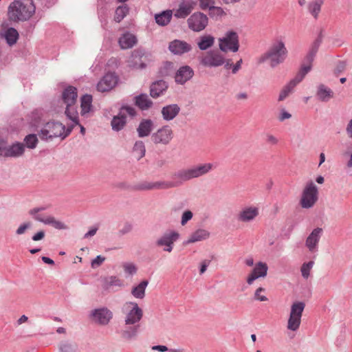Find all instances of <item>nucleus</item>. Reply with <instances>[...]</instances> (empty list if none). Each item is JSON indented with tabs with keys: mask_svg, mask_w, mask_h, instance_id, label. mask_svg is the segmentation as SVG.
<instances>
[{
	"mask_svg": "<svg viewBox=\"0 0 352 352\" xmlns=\"http://www.w3.org/2000/svg\"><path fill=\"white\" fill-rule=\"evenodd\" d=\"M196 6L193 0H186L179 5L175 11L174 16L177 19H184L188 16Z\"/></svg>",
	"mask_w": 352,
	"mask_h": 352,
	"instance_id": "nucleus-22",
	"label": "nucleus"
},
{
	"mask_svg": "<svg viewBox=\"0 0 352 352\" xmlns=\"http://www.w3.org/2000/svg\"><path fill=\"white\" fill-rule=\"evenodd\" d=\"M128 12L129 8L126 6H121L117 8L114 16L115 21L120 23L126 16Z\"/></svg>",
	"mask_w": 352,
	"mask_h": 352,
	"instance_id": "nucleus-44",
	"label": "nucleus"
},
{
	"mask_svg": "<svg viewBox=\"0 0 352 352\" xmlns=\"http://www.w3.org/2000/svg\"><path fill=\"white\" fill-rule=\"evenodd\" d=\"M76 125L72 122L66 127L60 122H48L45 124V140L59 138L62 140L70 134L74 126Z\"/></svg>",
	"mask_w": 352,
	"mask_h": 352,
	"instance_id": "nucleus-4",
	"label": "nucleus"
},
{
	"mask_svg": "<svg viewBox=\"0 0 352 352\" xmlns=\"http://www.w3.org/2000/svg\"><path fill=\"white\" fill-rule=\"evenodd\" d=\"M123 312L125 314V324H135L142 318L143 311L134 302H127L123 306Z\"/></svg>",
	"mask_w": 352,
	"mask_h": 352,
	"instance_id": "nucleus-7",
	"label": "nucleus"
},
{
	"mask_svg": "<svg viewBox=\"0 0 352 352\" xmlns=\"http://www.w3.org/2000/svg\"><path fill=\"white\" fill-rule=\"evenodd\" d=\"M287 54L285 43L282 41H275L270 49L259 59L260 63L269 61L270 65L274 67L283 63Z\"/></svg>",
	"mask_w": 352,
	"mask_h": 352,
	"instance_id": "nucleus-1",
	"label": "nucleus"
},
{
	"mask_svg": "<svg viewBox=\"0 0 352 352\" xmlns=\"http://www.w3.org/2000/svg\"><path fill=\"white\" fill-rule=\"evenodd\" d=\"M316 96L322 102H327L333 97V91L324 85H320L318 87Z\"/></svg>",
	"mask_w": 352,
	"mask_h": 352,
	"instance_id": "nucleus-31",
	"label": "nucleus"
},
{
	"mask_svg": "<svg viewBox=\"0 0 352 352\" xmlns=\"http://www.w3.org/2000/svg\"><path fill=\"white\" fill-rule=\"evenodd\" d=\"M209 263H210L209 261H204L201 263V268H200V274H204L206 271L207 267L208 266Z\"/></svg>",
	"mask_w": 352,
	"mask_h": 352,
	"instance_id": "nucleus-63",
	"label": "nucleus"
},
{
	"mask_svg": "<svg viewBox=\"0 0 352 352\" xmlns=\"http://www.w3.org/2000/svg\"><path fill=\"white\" fill-rule=\"evenodd\" d=\"M265 288L261 287L257 288L255 290L254 294V299L256 300H258V301H261V302L267 301L268 298H267V296L263 294V293H265Z\"/></svg>",
	"mask_w": 352,
	"mask_h": 352,
	"instance_id": "nucleus-48",
	"label": "nucleus"
},
{
	"mask_svg": "<svg viewBox=\"0 0 352 352\" xmlns=\"http://www.w3.org/2000/svg\"><path fill=\"white\" fill-rule=\"evenodd\" d=\"M200 62L206 67H219L225 63V60L218 51H210L201 57Z\"/></svg>",
	"mask_w": 352,
	"mask_h": 352,
	"instance_id": "nucleus-15",
	"label": "nucleus"
},
{
	"mask_svg": "<svg viewBox=\"0 0 352 352\" xmlns=\"http://www.w3.org/2000/svg\"><path fill=\"white\" fill-rule=\"evenodd\" d=\"M3 36L9 45H12L18 40L19 33L14 28H10L4 32Z\"/></svg>",
	"mask_w": 352,
	"mask_h": 352,
	"instance_id": "nucleus-37",
	"label": "nucleus"
},
{
	"mask_svg": "<svg viewBox=\"0 0 352 352\" xmlns=\"http://www.w3.org/2000/svg\"><path fill=\"white\" fill-rule=\"evenodd\" d=\"M346 132L350 138H352V119L349 122L346 127Z\"/></svg>",
	"mask_w": 352,
	"mask_h": 352,
	"instance_id": "nucleus-64",
	"label": "nucleus"
},
{
	"mask_svg": "<svg viewBox=\"0 0 352 352\" xmlns=\"http://www.w3.org/2000/svg\"><path fill=\"white\" fill-rule=\"evenodd\" d=\"M318 200V189L316 185L310 181L305 186L300 199L302 208L309 209L315 206Z\"/></svg>",
	"mask_w": 352,
	"mask_h": 352,
	"instance_id": "nucleus-5",
	"label": "nucleus"
},
{
	"mask_svg": "<svg viewBox=\"0 0 352 352\" xmlns=\"http://www.w3.org/2000/svg\"><path fill=\"white\" fill-rule=\"evenodd\" d=\"M93 320L100 324H107L112 318V313L107 308L95 309L92 311Z\"/></svg>",
	"mask_w": 352,
	"mask_h": 352,
	"instance_id": "nucleus-20",
	"label": "nucleus"
},
{
	"mask_svg": "<svg viewBox=\"0 0 352 352\" xmlns=\"http://www.w3.org/2000/svg\"><path fill=\"white\" fill-rule=\"evenodd\" d=\"M323 0H316L309 3V10L315 18L318 17V15L320 12L321 6Z\"/></svg>",
	"mask_w": 352,
	"mask_h": 352,
	"instance_id": "nucleus-43",
	"label": "nucleus"
},
{
	"mask_svg": "<svg viewBox=\"0 0 352 352\" xmlns=\"http://www.w3.org/2000/svg\"><path fill=\"white\" fill-rule=\"evenodd\" d=\"M322 233V229L317 228L314 229L307 238L305 245L311 252H315L318 250V245Z\"/></svg>",
	"mask_w": 352,
	"mask_h": 352,
	"instance_id": "nucleus-21",
	"label": "nucleus"
},
{
	"mask_svg": "<svg viewBox=\"0 0 352 352\" xmlns=\"http://www.w3.org/2000/svg\"><path fill=\"white\" fill-rule=\"evenodd\" d=\"M153 128V122L151 120L144 119L141 121L137 129L138 136L144 138L149 135Z\"/></svg>",
	"mask_w": 352,
	"mask_h": 352,
	"instance_id": "nucleus-29",
	"label": "nucleus"
},
{
	"mask_svg": "<svg viewBox=\"0 0 352 352\" xmlns=\"http://www.w3.org/2000/svg\"><path fill=\"white\" fill-rule=\"evenodd\" d=\"M188 28L194 32H201L208 23V18L200 12L193 13L187 20Z\"/></svg>",
	"mask_w": 352,
	"mask_h": 352,
	"instance_id": "nucleus-13",
	"label": "nucleus"
},
{
	"mask_svg": "<svg viewBox=\"0 0 352 352\" xmlns=\"http://www.w3.org/2000/svg\"><path fill=\"white\" fill-rule=\"evenodd\" d=\"M175 186L173 182H143L138 184L136 188L138 190H146L152 189H168Z\"/></svg>",
	"mask_w": 352,
	"mask_h": 352,
	"instance_id": "nucleus-23",
	"label": "nucleus"
},
{
	"mask_svg": "<svg viewBox=\"0 0 352 352\" xmlns=\"http://www.w3.org/2000/svg\"><path fill=\"white\" fill-rule=\"evenodd\" d=\"M213 168V165L210 163L199 164L191 167L192 173L194 178L201 177L209 173Z\"/></svg>",
	"mask_w": 352,
	"mask_h": 352,
	"instance_id": "nucleus-30",
	"label": "nucleus"
},
{
	"mask_svg": "<svg viewBox=\"0 0 352 352\" xmlns=\"http://www.w3.org/2000/svg\"><path fill=\"white\" fill-rule=\"evenodd\" d=\"M6 142L0 138V156H4L6 153Z\"/></svg>",
	"mask_w": 352,
	"mask_h": 352,
	"instance_id": "nucleus-59",
	"label": "nucleus"
},
{
	"mask_svg": "<svg viewBox=\"0 0 352 352\" xmlns=\"http://www.w3.org/2000/svg\"><path fill=\"white\" fill-rule=\"evenodd\" d=\"M139 326L130 327L129 329L122 331V337L125 339H131L137 335Z\"/></svg>",
	"mask_w": 352,
	"mask_h": 352,
	"instance_id": "nucleus-50",
	"label": "nucleus"
},
{
	"mask_svg": "<svg viewBox=\"0 0 352 352\" xmlns=\"http://www.w3.org/2000/svg\"><path fill=\"white\" fill-rule=\"evenodd\" d=\"M305 305L302 302H295L291 306L287 329L296 331L298 329L301 323V317Z\"/></svg>",
	"mask_w": 352,
	"mask_h": 352,
	"instance_id": "nucleus-6",
	"label": "nucleus"
},
{
	"mask_svg": "<svg viewBox=\"0 0 352 352\" xmlns=\"http://www.w3.org/2000/svg\"><path fill=\"white\" fill-rule=\"evenodd\" d=\"M133 151L135 153L136 157L140 160L145 155V146L142 141L136 142L133 146Z\"/></svg>",
	"mask_w": 352,
	"mask_h": 352,
	"instance_id": "nucleus-45",
	"label": "nucleus"
},
{
	"mask_svg": "<svg viewBox=\"0 0 352 352\" xmlns=\"http://www.w3.org/2000/svg\"><path fill=\"white\" fill-rule=\"evenodd\" d=\"M25 147L22 143H15L10 146H6L5 157H18L24 153Z\"/></svg>",
	"mask_w": 352,
	"mask_h": 352,
	"instance_id": "nucleus-27",
	"label": "nucleus"
},
{
	"mask_svg": "<svg viewBox=\"0 0 352 352\" xmlns=\"http://www.w3.org/2000/svg\"><path fill=\"white\" fill-rule=\"evenodd\" d=\"M292 118V115L285 111V109H282L278 115V119L280 122H283L285 120L289 119Z\"/></svg>",
	"mask_w": 352,
	"mask_h": 352,
	"instance_id": "nucleus-57",
	"label": "nucleus"
},
{
	"mask_svg": "<svg viewBox=\"0 0 352 352\" xmlns=\"http://www.w3.org/2000/svg\"><path fill=\"white\" fill-rule=\"evenodd\" d=\"M344 68H345V65L344 63H339L335 69V74L336 75H338L340 73H341L344 71Z\"/></svg>",
	"mask_w": 352,
	"mask_h": 352,
	"instance_id": "nucleus-61",
	"label": "nucleus"
},
{
	"mask_svg": "<svg viewBox=\"0 0 352 352\" xmlns=\"http://www.w3.org/2000/svg\"><path fill=\"white\" fill-rule=\"evenodd\" d=\"M92 96L86 94L81 98V115L85 116L89 113L92 109Z\"/></svg>",
	"mask_w": 352,
	"mask_h": 352,
	"instance_id": "nucleus-36",
	"label": "nucleus"
},
{
	"mask_svg": "<svg viewBox=\"0 0 352 352\" xmlns=\"http://www.w3.org/2000/svg\"><path fill=\"white\" fill-rule=\"evenodd\" d=\"M173 138V131L169 126H164L151 135V140L155 144L166 145Z\"/></svg>",
	"mask_w": 352,
	"mask_h": 352,
	"instance_id": "nucleus-14",
	"label": "nucleus"
},
{
	"mask_svg": "<svg viewBox=\"0 0 352 352\" xmlns=\"http://www.w3.org/2000/svg\"><path fill=\"white\" fill-rule=\"evenodd\" d=\"M122 267L124 272L129 275H133L137 272V267L132 263H124L122 264Z\"/></svg>",
	"mask_w": 352,
	"mask_h": 352,
	"instance_id": "nucleus-53",
	"label": "nucleus"
},
{
	"mask_svg": "<svg viewBox=\"0 0 352 352\" xmlns=\"http://www.w3.org/2000/svg\"><path fill=\"white\" fill-rule=\"evenodd\" d=\"M265 142L270 145H276L278 143V139L271 133H267L265 135Z\"/></svg>",
	"mask_w": 352,
	"mask_h": 352,
	"instance_id": "nucleus-55",
	"label": "nucleus"
},
{
	"mask_svg": "<svg viewBox=\"0 0 352 352\" xmlns=\"http://www.w3.org/2000/svg\"><path fill=\"white\" fill-rule=\"evenodd\" d=\"M298 83L296 82L294 79L292 80L286 86L283 87V89L281 90L279 96H278V100L283 101L285 100L289 94L293 91L294 88L298 85Z\"/></svg>",
	"mask_w": 352,
	"mask_h": 352,
	"instance_id": "nucleus-41",
	"label": "nucleus"
},
{
	"mask_svg": "<svg viewBox=\"0 0 352 352\" xmlns=\"http://www.w3.org/2000/svg\"><path fill=\"white\" fill-rule=\"evenodd\" d=\"M33 218L38 221H44V212L42 208H34L30 211Z\"/></svg>",
	"mask_w": 352,
	"mask_h": 352,
	"instance_id": "nucleus-51",
	"label": "nucleus"
},
{
	"mask_svg": "<svg viewBox=\"0 0 352 352\" xmlns=\"http://www.w3.org/2000/svg\"><path fill=\"white\" fill-rule=\"evenodd\" d=\"M179 234L175 231H169L164 233L156 241L159 247L165 246L164 251L170 252L173 248V243L179 239Z\"/></svg>",
	"mask_w": 352,
	"mask_h": 352,
	"instance_id": "nucleus-16",
	"label": "nucleus"
},
{
	"mask_svg": "<svg viewBox=\"0 0 352 352\" xmlns=\"http://www.w3.org/2000/svg\"><path fill=\"white\" fill-rule=\"evenodd\" d=\"M174 178L179 180L181 182L194 179L190 168L178 170L174 174Z\"/></svg>",
	"mask_w": 352,
	"mask_h": 352,
	"instance_id": "nucleus-38",
	"label": "nucleus"
},
{
	"mask_svg": "<svg viewBox=\"0 0 352 352\" xmlns=\"http://www.w3.org/2000/svg\"><path fill=\"white\" fill-rule=\"evenodd\" d=\"M194 75L192 69L188 66L181 67L175 74V81L179 84H184L186 81L189 80Z\"/></svg>",
	"mask_w": 352,
	"mask_h": 352,
	"instance_id": "nucleus-25",
	"label": "nucleus"
},
{
	"mask_svg": "<svg viewBox=\"0 0 352 352\" xmlns=\"http://www.w3.org/2000/svg\"><path fill=\"white\" fill-rule=\"evenodd\" d=\"M219 42L220 50L224 52H236L239 50V36L234 32H227L224 37L219 39Z\"/></svg>",
	"mask_w": 352,
	"mask_h": 352,
	"instance_id": "nucleus-9",
	"label": "nucleus"
},
{
	"mask_svg": "<svg viewBox=\"0 0 352 352\" xmlns=\"http://www.w3.org/2000/svg\"><path fill=\"white\" fill-rule=\"evenodd\" d=\"M63 100L66 105L65 115L75 124H78V113L77 111V89L69 86L66 88L62 94Z\"/></svg>",
	"mask_w": 352,
	"mask_h": 352,
	"instance_id": "nucleus-3",
	"label": "nucleus"
},
{
	"mask_svg": "<svg viewBox=\"0 0 352 352\" xmlns=\"http://www.w3.org/2000/svg\"><path fill=\"white\" fill-rule=\"evenodd\" d=\"M45 232H50V229L63 230L68 228L63 221L52 215L45 216Z\"/></svg>",
	"mask_w": 352,
	"mask_h": 352,
	"instance_id": "nucleus-24",
	"label": "nucleus"
},
{
	"mask_svg": "<svg viewBox=\"0 0 352 352\" xmlns=\"http://www.w3.org/2000/svg\"><path fill=\"white\" fill-rule=\"evenodd\" d=\"M135 104L141 109H148L153 102L146 94H140L135 97Z\"/></svg>",
	"mask_w": 352,
	"mask_h": 352,
	"instance_id": "nucleus-35",
	"label": "nucleus"
},
{
	"mask_svg": "<svg viewBox=\"0 0 352 352\" xmlns=\"http://www.w3.org/2000/svg\"><path fill=\"white\" fill-rule=\"evenodd\" d=\"M126 115L134 116L135 115V109L129 106H124L120 109L118 115L114 116L111 120V126L114 131H119L123 129L126 122Z\"/></svg>",
	"mask_w": 352,
	"mask_h": 352,
	"instance_id": "nucleus-11",
	"label": "nucleus"
},
{
	"mask_svg": "<svg viewBox=\"0 0 352 352\" xmlns=\"http://www.w3.org/2000/svg\"><path fill=\"white\" fill-rule=\"evenodd\" d=\"M192 45L185 41L175 39L170 42L168 50L175 55H182L192 50Z\"/></svg>",
	"mask_w": 352,
	"mask_h": 352,
	"instance_id": "nucleus-19",
	"label": "nucleus"
},
{
	"mask_svg": "<svg viewBox=\"0 0 352 352\" xmlns=\"http://www.w3.org/2000/svg\"><path fill=\"white\" fill-rule=\"evenodd\" d=\"M24 142L28 148H34L37 144L38 139L36 135L30 134L25 137Z\"/></svg>",
	"mask_w": 352,
	"mask_h": 352,
	"instance_id": "nucleus-47",
	"label": "nucleus"
},
{
	"mask_svg": "<svg viewBox=\"0 0 352 352\" xmlns=\"http://www.w3.org/2000/svg\"><path fill=\"white\" fill-rule=\"evenodd\" d=\"M172 16V10H166L161 14L155 15V21L158 25L164 26L170 21Z\"/></svg>",
	"mask_w": 352,
	"mask_h": 352,
	"instance_id": "nucleus-40",
	"label": "nucleus"
},
{
	"mask_svg": "<svg viewBox=\"0 0 352 352\" xmlns=\"http://www.w3.org/2000/svg\"><path fill=\"white\" fill-rule=\"evenodd\" d=\"M209 235L210 234L207 230L199 229L190 234L185 243L189 244L206 239L209 237Z\"/></svg>",
	"mask_w": 352,
	"mask_h": 352,
	"instance_id": "nucleus-33",
	"label": "nucleus"
},
{
	"mask_svg": "<svg viewBox=\"0 0 352 352\" xmlns=\"http://www.w3.org/2000/svg\"><path fill=\"white\" fill-rule=\"evenodd\" d=\"M118 76L113 73H108L98 82L97 90L100 92L109 91L118 83Z\"/></svg>",
	"mask_w": 352,
	"mask_h": 352,
	"instance_id": "nucleus-18",
	"label": "nucleus"
},
{
	"mask_svg": "<svg viewBox=\"0 0 352 352\" xmlns=\"http://www.w3.org/2000/svg\"><path fill=\"white\" fill-rule=\"evenodd\" d=\"M148 284V280H142L138 285L133 287L131 289V294L135 298L143 299L145 296V290Z\"/></svg>",
	"mask_w": 352,
	"mask_h": 352,
	"instance_id": "nucleus-34",
	"label": "nucleus"
},
{
	"mask_svg": "<svg viewBox=\"0 0 352 352\" xmlns=\"http://www.w3.org/2000/svg\"><path fill=\"white\" fill-rule=\"evenodd\" d=\"M77 346L76 344L64 342L60 345V352H76Z\"/></svg>",
	"mask_w": 352,
	"mask_h": 352,
	"instance_id": "nucleus-52",
	"label": "nucleus"
},
{
	"mask_svg": "<svg viewBox=\"0 0 352 352\" xmlns=\"http://www.w3.org/2000/svg\"><path fill=\"white\" fill-rule=\"evenodd\" d=\"M35 11L34 5L30 1L12 2L8 8V16L11 21H25L31 17Z\"/></svg>",
	"mask_w": 352,
	"mask_h": 352,
	"instance_id": "nucleus-2",
	"label": "nucleus"
},
{
	"mask_svg": "<svg viewBox=\"0 0 352 352\" xmlns=\"http://www.w3.org/2000/svg\"><path fill=\"white\" fill-rule=\"evenodd\" d=\"M152 349L154 351H158L160 352H165V351H168V348L166 346H163V345L153 346L152 347Z\"/></svg>",
	"mask_w": 352,
	"mask_h": 352,
	"instance_id": "nucleus-62",
	"label": "nucleus"
},
{
	"mask_svg": "<svg viewBox=\"0 0 352 352\" xmlns=\"http://www.w3.org/2000/svg\"><path fill=\"white\" fill-rule=\"evenodd\" d=\"M105 260V258L102 256H98L91 261V267L96 268L99 267Z\"/></svg>",
	"mask_w": 352,
	"mask_h": 352,
	"instance_id": "nucleus-58",
	"label": "nucleus"
},
{
	"mask_svg": "<svg viewBox=\"0 0 352 352\" xmlns=\"http://www.w3.org/2000/svg\"><path fill=\"white\" fill-rule=\"evenodd\" d=\"M314 265V261H309L302 264L300 268L302 276L305 278H308L310 274V271Z\"/></svg>",
	"mask_w": 352,
	"mask_h": 352,
	"instance_id": "nucleus-46",
	"label": "nucleus"
},
{
	"mask_svg": "<svg viewBox=\"0 0 352 352\" xmlns=\"http://www.w3.org/2000/svg\"><path fill=\"white\" fill-rule=\"evenodd\" d=\"M180 108L176 104L164 107L162 109V115L164 120L170 121L173 120L179 113Z\"/></svg>",
	"mask_w": 352,
	"mask_h": 352,
	"instance_id": "nucleus-26",
	"label": "nucleus"
},
{
	"mask_svg": "<svg viewBox=\"0 0 352 352\" xmlns=\"http://www.w3.org/2000/svg\"><path fill=\"white\" fill-rule=\"evenodd\" d=\"M214 43V38L211 35H204L200 37L197 45L201 50H206Z\"/></svg>",
	"mask_w": 352,
	"mask_h": 352,
	"instance_id": "nucleus-39",
	"label": "nucleus"
},
{
	"mask_svg": "<svg viewBox=\"0 0 352 352\" xmlns=\"http://www.w3.org/2000/svg\"><path fill=\"white\" fill-rule=\"evenodd\" d=\"M320 44V41L319 40H316L313 43L309 54L306 57V60L308 63L307 65H303L300 70V72L297 74L294 80L299 83L302 80L305 78V75L311 70V63L314 60V58L318 50L319 46Z\"/></svg>",
	"mask_w": 352,
	"mask_h": 352,
	"instance_id": "nucleus-10",
	"label": "nucleus"
},
{
	"mask_svg": "<svg viewBox=\"0 0 352 352\" xmlns=\"http://www.w3.org/2000/svg\"><path fill=\"white\" fill-rule=\"evenodd\" d=\"M192 218V212L190 210L185 211L182 217L181 223L184 226L189 220Z\"/></svg>",
	"mask_w": 352,
	"mask_h": 352,
	"instance_id": "nucleus-56",
	"label": "nucleus"
},
{
	"mask_svg": "<svg viewBox=\"0 0 352 352\" xmlns=\"http://www.w3.org/2000/svg\"><path fill=\"white\" fill-rule=\"evenodd\" d=\"M242 59H240L239 60H238L235 65H234L232 66V73L233 74H236L237 73V72L241 69V64H242Z\"/></svg>",
	"mask_w": 352,
	"mask_h": 352,
	"instance_id": "nucleus-60",
	"label": "nucleus"
},
{
	"mask_svg": "<svg viewBox=\"0 0 352 352\" xmlns=\"http://www.w3.org/2000/svg\"><path fill=\"white\" fill-rule=\"evenodd\" d=\"M118 43L122 49H129L135 45L137 38L133 34L127 32L120 37Z\"/></svg>",
	"mask_w": 352,
	"mask_h": 352,
	"instance_id": "nucleus-28",
	"label": "nucleus"
},
{
	"mask_svg": "<svg viewBox=\"0 0 352 352\" xmlns=\"http://www.w3.org/2000/svg\"><path fill=\"white\" fill-rule=\"evenodd\" d=\"M267 271L268 266L265 263L258 262L248 276L246 279L247 283L252 285L255 280L259 278H265L267 274Z\"/></svg>",
	"mask_w": 352,
	"mask_h": 352,
	"instance_id": "nucleus-17",
	"label": "nucleus"
},
{
	"mask_svg": "<svg viewBox=\"0 0 352 352\" xmlns=\"http://www.w3.org/2000/svg\"><path fill=\"white\" fill-rule=\"evenodd\" d=\"M259 215L258 206L251 205L242 207L236 214V220L242 223L254 221Z\"/></svg>",
	"mask_w": 352,
	"mask_h": 352,
	"instance_id": "nucleus-12",
	"label": "nucleus"
},
{
	"mask_svg": "<svg viewBox=\"0 0 352 352\" xmlns=\"http://www.w3.org/2000/svg\"><path fill=\"white\" fill-rule=\"evenodd\" d=\"M200 7L201 9L205 10L207 8L212 9L215 4V0H199Z\"/></svg>",
	"mask_w": 352,
	"mask_h": 352,
	"instance_id": "nucleus-54",
	"label": "nucleus"
},
{
	"mask_svg": "<svg viewBox=\"0 0 352 352\" xmlns=\"http://www.w3.org/2000/svg\"><path fill=\"white\" fill-rule=\"evenodd\" d=\"M152 56L140 50H134L128 60L130 67L135 69H144L146 67V63L152 61Z\"/></svg>",
	"mask_w": 352,
	"mask_h": 352,
	"instance_id": "nucleus-8",
	"label": "nucleus"
},
{
	"mask_svg": "<svg viewBox=\"0 0 352 352\" xmlns=\"http://www.w3.org/2000/svg\"><path fill=\"white\" fill-rule=\"evenodd\" d=\"M123 286V281L115 276H111L106 278L104 287L109 289L111 287H121Z\"/></svg>",
	"mask_w": 352,
	"mask_h": 352,
	"instance_id": "nucleus-42",
	"label": "nucleus"
},
{
	"mask_svg": "<svg viewBox=\"0 0 352 352\" xmlns=\"http://www.w3.org/2000/svg\"><path fill=\"white\" fill-rule=\"evenodd\" d=\"M167 87L168 86L165 81L158 80L151 85L150 89L151 96L153 98L159 97L166 90Z\"/></svg>",
	"mask_w": 352,
	"mask_h": 352,
	"instance_id": "nucleus-32",
	"label": "nucleus"
},
{
	"mask_svg": "<svg viewBox=\"0 0 352 352\" xmlns=\"http://www.w3.org/2000/svg\"><path fill=\"white\" fill-rule=\"evenodd\" d=\"M32 227V223L31 221L23 222L20 224L18 228L16 230V234L22 235L25 234L28 230Z\"/></svg>",
	"mask_w": 352,
	"mask_h": 352,
	"instance_id": "nucleus-49",
	"label": "nucleus"
}]
</instances>
